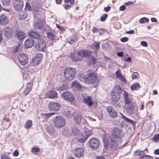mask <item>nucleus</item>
Masks as SVG:
<instances>
[{
	"instance_id": "obj_58",
	"label": "nucleus",
	"mask_w": 159,
	"mask_h": 159,
	"mask_svg": "<svg viewBox=\"0 0 159 159\" xmlns=\"http://www.w3.org/2000/svg\"><path fill=\"white\" fill-rule=\"evenodd\" d=\"M99 29H98L97 28L95 27H93L92 29V32L93 33H95V32H98Z\"/></svg>"
},
{
	"instance_id": "obj_5",
	"label": "nucleus",
	"mask_w": 159,
	"mask_h": 159,
	"mask_svg": "<svg viewBox=\"0 0 159 159\" xmlns=\"http://www.w3.org/2000/svg\"><path fill=\"white\" fill-rule=\"evenodd\" d=\"M121 93V89L119 86H116L111 93V98L115 102H117L119 99Z\"/></svg>"
},
{
	"instance_id": "obj_47",
	"label": "nucleus",
	"mask_w": 159,
	"mask_h": 159,
	"mask_svg": "<svg viewBox=\"0 0 159 159\" xmlns=\"http://www.w3.org/2000/svg\"><path fill=\"white\" fill-rule=\"evenodd\" d=\"M25 9L26 10L29 11H31V7L29 3L27 2H26Z\"/></svg>"
},
{
	"instance_id": "obj_4",
	"label": "nucleus",
	"mask_w": 159,
	"mask_h": 159,
	"mask_svg": "<svg viewBox=\"0 0 159 159\" xmlns=\"http://www.w3.org/2000/svg\"><path fill=\"white\" fill-rule=\"evenodd\" d=\"M53 123L56 127L61 128L65 126L66 124V120L63 116H58L55 118Z\"/></svg>"
},
{
	"instance_id": "obj_54",
	"label": "nucleus",
	"mask_w": 159,
	"mask_h": 159,
	"mask_svg": "<svg viewBox=\"0 0 159 159\" xmlns=\"http://www.w3.org/2000/svg\"><path fill=\"white\" fill-rule=\"evenodd\" d=\"M141 44L144 47H146L148 45V43L147 42L145 41H142L140 42Z\"/></svg>"
},
{
	"instance_id": "obj_8",
	"label": "nucleus",
	"mask_w": 159,
	"mask_h": 159,
	"mask_svg": "<svg viewBox=\"0 0 159 159\" xmlns=\"http://www.w3.org/2000/svg\"><path fill=\"white\" fill-rule=\"evenodd\" d=\"M127 112L131 114H134L136 116L138 114L137 108H135L133 103L125 105Z\"/></svg>"
},
{
	"instance_id": "obj_21",
	"label": "nucleus",
	"mask_w": 159,
	"mask_h": 159,
	"mask_svg": "<svg viewBox=\"0 0 159 159\" xmlns=\"http://www.w3.org/2000/svg\"><path fill=\"white\" fill-rule=\"evenodd\" d=\"M84 103L89 106H92L93 103L91 96L84 97Z\"/></svg>"
},
{
	"instance_id": "obj_49",
	"label": "nucleus",
	"mask_w": 159,
	"mask_h": 159,
	"mask_svg": "<svg viewBox=\"0 0 159 159\" xmlns=\"http://www.w3.org/2000/svg\"><path fill=\"white\" fill-rule=\"evenodd\" d=\"M10 0H2V4L4 6H7L8 5Z\"/></svg>"
},
{
	"instance_id": "obj_22",
	"label": "nucleus",
	"mask_w": 159,
	"mask_h": 159,
	"mask_svg": "<svg viewBox=\"0 0 159 159\" xmlns=\"http://www.w3.org/2000/svg\"><path fill=\"white\" fill-rule=\"evenodd\" d=\"M123 97L124 99V102L125 105L133 103L131 102L130 98L129 97V95L128 93L125 91H124Z\"/></svg>"
},
{
	"instance_id": "obj_10",
	"label": "nucleus",
	"mask_w": 159,
	"mask_h": 159,
	"mask_svg": "<svg viewBox=\"0 0 159 159\" xmlns=\"http://www.w3.org/2000/svg\"><path fill=\"white\" fill-rule=\"evenodd\" d=\"M89 143L90 147L94 149L98 148L100 145L99 140L95 138L90 139L89 140Z\"/></svg>"
},
{
	"instance_id": "obj_2",
	"label": "nucleus",
	"mask_w": 159,
	"mask_h": 159,
	"mask_svg": "<svg viewBox=\"0 0 159 159\" xmlns=\"http://www.w3.org/2000/svg\"><path fill=\"white\" fill-rule=\"evenodd\" d=\"M78 78L81 81L84 80L85 83L89 84L94 83L97 79L94 72H88L85 75L83 73H81L79 75Z\"/></svg>"
},
{
	"instance_id": "obj_55",
	"label": "nucleus",
	"mask_w": 159,
	"mask_h": 159,
	"mask_svg": "<svg viewBox=\"0 0 159 159\" xmlns=\"http://www.w3.org/2000/svg\"><path fill=\"white\" fill-rule=\"evenodd\" d=\"M120 41L122 42H125L127 41L128 40V38L127 37H125L121 38L120 39Z\"/></svg>"
},
{
	"instance_id": "obj_27",
	"label": "nucleus",
	"mask_w": 159,
	"mask_h": 159,
	"mask_svg": "<svg viewBox=\"0 0 159 159\" xmlns=\"http://www.w3.org/2000/svg\"><path fill=\"white\" fill-rule=\"evenodd\" d=\"M28 35L32 38L36 39L37 40V39H39L40 37V35L39 34L34 31H30L28 33Z\"/></svg>"
},
{
	"instance_id": "obj_16",
	"label": "nucleus",
	"mask_w": 159,
	"mask_h": 159,
	"mask_svg": "<svg viewBox=\"0 0 159 159\" xmlns=\"http://www.w3.org/2000/svg\"><path fill=\"white\" fill-rule=\"evenodd\" d=\"M107 111L111 118H114L117 116V113L115 111L112 107H107Z\"/></svg>"
},
{
	"instance_id": "obj_43",
	"label": "nucleus",
	"mask_w": 159,
	"mask_h": 159,
	"mask_svg": "<svg viewBox=\"0 0 159 159\" xmlns=\"http://www.w3.org/2000/svg\"><path fill=\"white\" fill-rule=\"evenodd\" d=\"M40 149L37 147L32 148H31V152L34 153H37L40 151Z\"/></svg>"
},
{
	"instance_id": "obj_6",
	"label": "nucleus",
	"mask_w": 159,
	"mask_h": 159,
	"mask_svg": "<svg viewBox=\"0 0 159 159\" xmlns=\"http://www.w3.org/2000/svg\"><path fill=\"white\" fill-rule=\"evenodd\" d=\"M35 47L37 50L39 51H44L46 47L45 42L42 38H40L37 39Z\"/></svg>"
},
{
	"instance_id": "obj_29",
	"label": "nucleus",
	"mask_w": 159,
	"mask_h": 159,
	"mask_svg": "<svg viewBox=\"0 0 159 159\" xmlns=\"http://www.w3.org/2000/svg\"><path fill=\"white\" fill-rule=\"evenodd\" d=\"M44 20H42L40 23L36 22L34 24V28L35 29H37L39 30H40L42 28L43 25Z\"/></svg>"
},
{
	"instance_id": "obj_48",
	"label": "nucleus",
	"mask_w": 159,
	"mask_h": 159,
	"mask_svg": "<svg viewBox=\"0 0 159 159\" xmlns=\"http://www.w3.org/2000/svg\"><path fill=\"white\" fill-rule=\"evenodd\" d=\"M30 77V75L27 73H25L23 74V78L27 80L29 79Z\"/></svg>"
},
{
	"instance_id": "obj_13",
	"label": "nucleus",
	"mask_w": 159,
	"mask_h": 159,
	"mask_svg": "<svg viewBox=\"0 0 159 159\" xmlns=\"http://www.w3.org/2000/svg\"><path fill=\"white\" fill-rule=\"evenodd\" d=\"M92 52L87 49H81L78 52V54L80 56V57L82 58L83 57H88L90 56Z\"/></svg>"
},
{
	"instance_id": "obj_39",
	"label": "nucleus",
	"mask_w": 159,
	"mask_h": 159,
	"mask_svg": "<svg viewBox=\"0 0 159 159\" xmlns=\"http://www.w3.org/2000/svg\"><path fill=\"white\" fill-rule=\"evenodd\" d=\"M72 132L74 135H77L80 132V130L76 127H74L72 129Z\"/></svg>"
},
{
	"instance_id": "obj_24",
	"label": "nucleus",
	"mask_w": 159,
	"mask_h": 159,
	"mask_svg": "<svg viewBox=\"0 0 159 159\" xmlns=\"http://www.w3.org/2000/svg\"><path fill=\"white\" fill-rule=\"evenodd\" d=\"M32 86V84L30 82L27 84L25 90L24 92V94L25 95H27L30 93V92L31 90Z\"/></svg>"
},
{
	"instance_id": "obj_31",
	"label": "nucleus",
	"mask_w": 159,
	"mask_h": 159,
	"mask_svg": "<svg viewBox=\"0 0 159 159\" xmlns=\"http://www.w3.org/2000/svg\"><path fill=\"white\" fill-rule=\"evenodd\" d=\"M47 34L48 38L51 40H55V33L53 30L48 32Z\"/></svg>"
},
{
	"instance_id": "obj_25",
	"label": "nucleus",
	"mask_w": 159,
	"mask_h": 159,
	"mask_svg": "<svg viewBox=\"0 0 159 159\" xmlns=\"http://www.w3.org/2000/svg\"><path fill=\"white\" fill-rule=\"evenodd\" d=\"M116 77L120 80L122 82H125L126 81L125 79L121 73L120 70H119L116 71Z\"/></svg>"
},
{
	"instance_id": "obj_12",
	"label": "nucleus",
	"mask_w": 159,
	"mask_h": 159,
	"mask_svg": "<svg viewBox=\"0 0 159 159\" xmlns=\"http://www.w3.org/2000/svg\"><path fill=\"white\" fill-rule=\"evenodd\" d=\"M60 104L57 102H51L48 104V107L51 111H58L60 108Z\"/></svg>"
},
{
	"instance_id": "obj_63",
	"label": "nucleus",
	"mask_w": 159,
	"mask_h": 159,
	"mask_svg": "<svg viewBox=\"0 0 159 159\" xmlns=\"http://www.w3.org/2000/svg\"><path fill=\"white\" fill-rule=\"evenodd\" d=\"M111 9V7L109 6H107V7H104V10L106 12L108 11L109 10H110Z\"/></svg>"
},
{
	"instance_id": "obj_62",
	"label": "nucleus",
	"mask_w": 159,
	"mask_h": 159,
	"mask_svg": "<svg viewBox=\"0 0 159 159\" xmlns=\"http://www.w3.org/2000/svg\"><path fill=\"white\" fill-rule=\"evenodd\" d=\"M134 2L133 1H132V2L129 1L127 2H126L125 3V5L128 6V5H130L131 4H134Z\"/></svg>"
},
{
	"instance_id": "obj_1",
	"label": "nucleus",
	"mask_w": 159,
	"mask_h": 159,
	"mask_svg": "<svg viewBox=\"0 0 159 159\" xmlns=\"http://www.w3.org/2000/svg\"><path fill=\"white\" fill-rule=\"evenodd\" d=\"M122 132L121 129L115 127L111 133L103 135L102 139L104 148L107 149L109 146L111 148L116 149L118 145L117 141L123 136Z\"/></svg>"
},
{
	"instance_id": "obj_42",
	"label": "nucleus",
	"mask_w": 159,
	"mask_h": 159,
	"mask_svg": "<svg viewBox=\"0 0 159 159\" xmlns=\"http://www.w3.org/2000/svg\"><path fill=\"white\" fill-rule=\"evenodd\" d=\"M153 140L155 142H159V133L156 134L153 137Z\"/></svg>"
},
{
	"instance_id": "obj_32",
	"label": "nucleus",
	"mask_w": 159,
	"mask_h": 159,
	"mask_svg": "<svg viewBox=\"0 0 159 159\" xmlns=\"http://www.w3.org/2000/svg\"><path fill=\"white\" fill-rule=\"evenodd\" d=\"M71 58L72 60L74 61H79L82 59L80 57V56L78 55V52L76 54H71Z\"/></svg>"
},
{
	"instance_id": "obj_40",
	"label": "nucleus",
	"mask_w": 159,
	"mask_h": 159,
	"mask_svg": "<svg viewBox=\"0 0 159 159\" xmlns=\"http://www.w3.org/2000/svg\"><path fill=\"white\" fill-rule=\"evenodd\" d=\"M149 20L148 18L144 17L140 19L139 20V22L140 24H143L144 23H147L149 21Z\"/></svg>"
},
{
	"instance_id": "obj_50",
	"label": "nucleus",
	"mask_w": 159,
	"mask_h": 159,
	"mask_svg": "<svg viewBox=\"0 0 159 159\" xmlns=\"http://www.w3.org/2000/svg\"><path fill=\"white\" fill-rule=\"evenodd\" d=\"M107 14H105L103 15L101 17L100 20L102 21H105L106 19L107 18Z\"/></svg>"
},
{
	"instance_id": "obj_20",
	"label": "nucleus",
	"mask_w": 159,
	"mask_h": 159,
	"mask_svg": "<svg viewBox=\"0 0 159 159\" xmlns=\"http://www.w3.org/2000/svg\"><path fill=\"white\" fill-rule=\"evenodd\" d=\"M8 21V18L5 15L2 14L0 16V24L1 25H6Z\"/></svg>"
},
{
	"instance_id": "obj_26",
	"label": "nucleus",
	"mask_w": 159,
	"mask_h": 159,
	"mask_svg": "<svg viewBox=\"0 0 159 159\" xmlns=\"http://www.w3.org/2000/svg\"><path fill=\"white\" fill-rule=\"evenodd\" d=\"M47 95L48 98H53L57 97V93L55 91L51 90L48 92L47 93Z\"/></svg>"
},
{
	"instance_id": "obj_19",
	"label": "nucleus",
	"mask_w": 159,
	"mask_h": 159,
	"mask_svg": "<svg viewBox=\"0 0 159 159\" xmlns=\"http://www.w3.org/2000/svg\"><path fill=\"white\" fill-rule=\"evenodd\" d=\"M13 31L12 29L8 27H7L4 29V34L6 37H9L13 34Z\"/></svg>"
},
{
	"instance_id": "obj_53",
	"label": "nucleus",
	"mask_w": 159,
	"mask_h": 159,
	"mask_svg": "<svg viewBox=\"0 0 159 159\" xmlns=\"http://www.w3.org/2000/svg\"><path fill=\"white\" fill-rule=\"evenodd\" d=\"M20 44L19 43L18 44L17 46H16L15 47V50H13V52L14 53L17 52L18 51L19 49L20 48Z\"/></svg>"
},
{
	"instance_id": "obj_33",
	"label": "nucleus",
	"mask_w": 159,
	"mask_h": 159,
	"mask_svg": "<svg viewBox=\"0 0 159 159\" xmlns=\"http://www.w3.org/2000/svg\"><path fill=\"white\" fill-rule=\"evenodd\" d=\"M121 118L125 121H127V122L130 123V124H132L133 125H135V122L134 121L131 120L129 118L126 117L125 116L121 114Z\"/></svg>"
},
{
	"instance_id": "obj_59",
	"label": "nucleus",
	"mask_w": 159,
	"mask_h": 159,
	"mask_svg": "<svg viewBox=\"0 0 159 159\" xmlns=\"http://www.w3.org/2000/svg\"><path fill=\"white\" fill-rule=\"evenodd\" d=\"M65 2H70V4H73L74 3L73 0H64Z\"/></svg>"
},
{
	"instance_id": "obj_44",
	"label": "nucleus",
	"mask_w": 159,
	"mask_h": 159,
	"mask_svg": "<svg viewBox=\"0 0 159 159\" xmlns=\"http://www.w3.org/2000/svg\"><path fill=\"white\" fill-rule=\"evenodd\" d=\"M68 88V86L66 85H63L62 86L59 87L57 88V90L59 91L60 90L61 91L64 90Z\"/></svg>"
},
{
	"instance_id": "obj_17",
	"label": "nucleus",
	"mask_w": 159,
	"mask_h": 159,
	"mask_svg": "<svg viewBox=\"0 0 159 159\" xmlns=\"http://www.w3.org/2000/svg\"><path fill=\"white\" fill-rule=\"evenodd\" d=\"M75 156L78 158L81 157L84 153V151L82 148H77L74 151Z\"/></svg>"
},
{
	"instance_id": "obj_64",
	"label": "nucleus",
	"mask_w": 159,
	"mask_h": 159,
	"mask_svg": "<svg viewBox=\"0 0 159 159\" xmlns=\"http://www.w3.org/2000/svg\"><path fill=\"white\" fill-rule=\"evenodd\" d=\"M117 54L118 57H122L123 55V52H117Z\"/></svg>"
},
{
	"instance_id": "obj_61",
	"label": "nucleus",
	"mask_w": 159,
	"mask_h": 159,
	"mask_svg": "<svg viewBox=\"0 0 159 159\" xmlns=\"http://www.w3.org/2000/svg\"><path fill=\"white\" fill-rule=\"evenodd\" d=\"M19 152L17 150H15L13 153V155L14 156L16 157L18 156Z\"/></svg>"
},
{
	"instance_id": "obj_60",
	"label": "nucleus",
	"mask_w": 159,
	"mask_h": 159,
	"mask_svg": "<svg viewBox=\"0 0 159 159\" xmlns=\"http://www.w3.org/2000/svg\"><path fill=\"white\" fill-rule=\"evenodd\" d=\"M126 8V7L125 5H122L120 7V10L121 11H123Z\"/></svg>"
},
{
	"instance_id": "obj_56",
	"label": "nucleus",
	"mask_w": 159,
	"mask_h": 159,
	"mask_svg": "<svg viewBox=\"0 0 159 159\" xmlns=\"http://www.w3.org/2000/svg\"><path fill=\"white\" fill-rule=\"evenodd\" d=\"M1 159H11V158L9 156L3 155L2 156Z\"/></svg>"
},
{
	"instance_id": "obj_41",
	"label": "nucleus",
	"mask_w": 159,
	"mask_h": 159,
	"mask_svg": "<svg viewBox=\"0 0 159 159\" xmlns=\"http://www.w3.org/2000/svg\"><path fill=\"white\" fill-rule=\"evenodd\" d=\"M96 59L93 57H91L89 59V64H95L96 61Z\"/></svg>"
},
{
	"instance_id": "obj_57",
	"label": "nucleus",
	"mask_w": 159,
	"mask_h": 159,
	"mask_svg": "<svg viewBox=\"0 0 159 159\" xmlns=\"http://www.w3.org/2000/svg\"><path fill=\"white\" fill-rule=\"evenodd\" d=\"M64 7L66 10L69 9L70 7V6L68 4H65L64 5Z\"/></svg>"
},
{
	"instance_id": "obj_9",
	"label": "nucleus",
	"mask_w": 159,
	"mask_h": 159,
	"mask_svg": "<svg viewBox=\"0 0 159 159\" xmlns=\"http://www.w3.org/2000/svg\"><path fill=\"white\" fill-rule=\"evenodd\" d=\"M43 55L42 54H37L32 59L31 62V65L34 66L38 65L41 61Z\"/></svg>"
},
{
	"instance_id": "obj_37",
	"label": "nucleus",
	"mask_w": 159,
	"mask_h": 159,
	"mask_svg": "<svg viewBox=\"0 0 159 159\" xmlns=\"http://www.w3.org/2000/svg\"><path fill=\"white\" fill-rule=\"evenodd\" d=\"M140 88V85L139 83H135L131 86L130 88L132 90H137Z\"/></svg>"
},
{
	"instance_id": "obj_7",
	"label": "nucleus",
	"mask_w": 159,
	"mask_h": 159,
	"mask_svg": "<svg viewBox=\"0 0 159 159\" xmlns=\"http://www.w3.org/2000/svg\"><path fill=\"white\" fill-rule=\"evenodd\" d=\"M61 96L65 100L69 102H72L75 99L73 94L69 91L63 92Z\"/></svg>"
},
{
	"instance_id": "obj_3",
	"label": "nucleus",
	"mask_w": 159,
	"mask_h": 159,
	"mask_svg": "<svg viewBox=\"0 0 159 159\" xmlns=\"http://www.w3.org/2000/svg\"><path fill=\"white\" fill-rule=\"evenodd\" d=\"M65 78L68 80H72L76 74V70L73 68H66L64 71Z\"/></svg>"
},
{
	"instance_id": "obj_51",
	"label": "nucleus",
	"mask_w": 159,
	"mask_h": 159,
	"mask_svg": "<svg viewBox=\"0 0 159 159\" xmlns=\"http://www.w3.org/2000/svg\"><path fill=\"white\" fill-rule=\"evenodd\" d=\"M55 113H46L44 114L43 115L44 117L45 118H49L50 116H52Z\"/></svg>"
},
{
	"instance_id": "obj_18",
	"label": "nucleus",
	"mask_w": 159,
	"mask_h": 159,
	"mask_svg": "<svg viewBox=\"0 0 159 159\" xmlns=\"http://www.w3.org/2000/svg\"><path fill=\"white\" fill-rule=\"evenodd\" d=\"M34 41L32 38L27 39L24 43L25 45V48L27 49L32 47L34 44Z\"/></svg>"
},
{
	"instance_id": "obj_30",
	"label": "nucleus",
	"mask_w": 159,
	"mask_h": 159,
	"mask_svg": "<svg viewBox=\"0 0 159 159\" xmlns=\"http://www.w3.org/2000/svg\"><path fill=\"white\" fill-rule=\"evenodd\" d=\"M72 87L75 89H79L81 88V86L79 83L74 81L72 83Z\"/></svg>"
},
{
	"instance_id": "obj_23",
	"label": "nucleus",
	"mask_w": 159,
	"mask_h": 159,
	"mask_svg": "<svg viewBox=\"0 0 159 159\" xmlns=\"http://www.w3.org/2000/svg\"><path fill=\"white\" fill-rule=\"evenodd\" d=\"M25 35V34L21 31H16V36L20 40L24 39Z\"/></svg>"
},
{
	"instance_id": "obj_35",
	"label": "nucleus",
	"mask_w": 159,
	"mask_h": 159,
	"mask_svg": "<svg viewBox=\"0 0 159 159\" xmlns=\"http://www.w3.org/2000/svg\"><path fill=\"white\" fill-rule=\"evenodd\" d=\"M100 43L99 42H95L92 44V48L93 49L97 51L99 48Z\"/></svg>"
},
{
	"instance_id": "obj_36",
	"label": "nucleus",
	"mask_w": 159,
	"mask_h": 159,
	"mask_svg": "<svg viewBox=\"0 0 159 159\" xmlns=\"http://www.w3.org/2000/svg\"><path fill=\"white\" fill-rule=\"evenodd\" d=\"M75 115L74 119L75 122L78 124H79L81 122V116L80 114H78L76 116Z\"/></svg>"
},
{
	"instance_id": "obj_52",
	"label": "nucleus",
	"mask_w": 159,
	"mask_h": 159,
	"mask_svg": "<svg viewBox=\"0 0 159 159\" xmlns=\"http://www.w3.org/2000/svg\"><path fill=\"white\" fill-rule=\"evenodd\" d=\"M142 159H152V157L149 156H143L140 157Z\"/></svg>"
},
{
	"instance_id": "obj_45",
	"label": "nucleus",
	"mask_w": 159,
	"mask_h": 159,
	"mask_svg": "<svg viewBox=\"0 0 159 159\" xmlns=\"http://www.w3.org/2000/svg\"><path fill=\"white\" fill-rule=\"evenodd\" d=\"M138 76L139 74L137 72H134L132 75V78L134 79H137Z\"/></svg>"
},
{
	"instance_id": "obj_34",
	"label": "nucleus",
	"mask_w": 159,
	"mask_h": 159,
	"mask_svg": "<svg viewBox=\"0 0 159 159\" xmlns=\"http://www.w3.org/2000/svg\"><path fill=\"white\" fill-rule=\"evenodd\" d=\"M32 125V121L31 120H28L25 124L24 125V127L26 129H28L31 127Z\"/></svg>"
},
{
	"instance_id": "obj_15",
	"label": "nucleus",
	"mask_w": 159,
	"mask_h": 159,
	"mask_svg": "<svg viewBox=\"0 0 159 159\" xmlns=\"http://www.w3.org/2000/svg\"><path fill=\"white\" fill-rule=\"evenodd\" d=\"M24 4V2L22 0H15L13 2L15 9L17 11L22 9L23 7Z\"/></svg>"
},
{
	"instance_id": "obj_38",
	"label": "nucleus",
	"mask_w": 159,
	"mask_h": 159,
	"mask_svg": "<svg viewBox=\"0 0 159 159\" xmlns=\"http://www.w3.org/2000/svg\"><path fill=\"white\" fill-rule=\"evenodd\" d=\"M76 39V36L75 35H73L72 36V37L68 39H67V41L68 43L71 44L73 43L75 41Z\"/></svg>"
},
{
	"instance_id": "obj_46",
	"label": "nucleus",
	"mask_w": 159,
	"mask_h": 159,
	"mask_svg": "<svg viewBox=\"0 0 159 159\" xmlns=\"http://www.w3.org/2000/svg\"><path fill=\"white\" fill-rule=\"evenodd\" d=\"M136 154L139 156H143L145 155V153L143 151L138 150L136 151Z\"/></svg>"
},
{
	"instance_id": "obj_11",
	"label": "nucleus",
	"mask_w": 159,
	"mask_h": 159,
	"mask_svg": "<svg viewBox=\"0 0 159 159\" xmlns=\"http://www.w3.org/2000/svg\"><path fill=\"white\" fill-rule=\"evenodd\" d=\"M92 134L91 132L89 130L82 132L80 139L79 140L80 142L84 143Z\"/></svg>"
},
{
	"instance_id": "obj_28",
	"label": "nucleus",
	"mask_w": 159,
	"mask_h": 159,
	"mask_svg": "<svg viewBox=\"0 0 159 159\" xmlns=\"http://www.w3.org/2000/svg\"><path fill=\"white\" fill-rule=\"evenodd\" d=\"M47 129L48 133L51 135L54 134L55 133V131L54 129V127L52 125L50 124L48 125V126Z\"/></svg>"
},
{
	"instance_id": "obj_14",
	"label": "nucleus",
	"mask_w": 159,
	"mask_h": 159,
	"mask_svg": "<svg viewBox=\"0 0 159 159\" xmlns=\"http://www.w3.org/2000/svg\"><path fill=\"white\" fill-rule=\"evenodd\" d=\"M18 60L20 63L22 65H25L28 62V58L26 55L22 53L18 56Z\"/></svg>"
}]
</instances>
